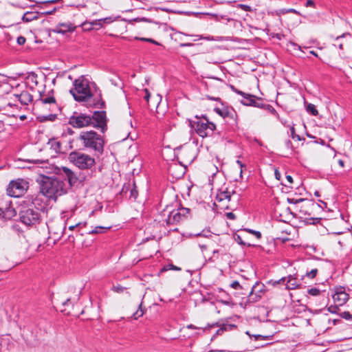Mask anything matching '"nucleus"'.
<instances>
[{
	"mask_svg": "<svg viewBox=\"0 0 352 352\" xmlns=\"http://www.w3.org/2000/svg\"><path fill=\"white\" fill-rule=\"evenodd\" d=\"M68 124L75 129L94 127L104 133L107 130L105 111H95L91 114L74 111L69 118Z\"/></svg>",
	"mask_w": 352,
	"mask_h": 352,
	"instance_id": "nucleus-1",
	"label": "nucleus"
},
{
	"mask_svg": "<svg viewBox=\"0 0 352 352\" xmlns=\"http://www.w3.org/2000/svg\"><path fill=\"white\" fill-rule=\"evenodd\" d=\"M40 192L50 199H56L67 192L64 182L58 179L44 176L42 177Z\"/></svg>",
	"mask_w": 352,
	"mask_h": 352,
	"instance_id": "nucleus-2",
	"label": "nucleus"
},
{
	"mask_svg": "<svg viewBox=\"0 0 352 352\" xmlns=\"http://www.w3.org/2000/svg\"><path fill=\"white\" fill-rule=\"evenodd\" d=\"M78 140L82 142L85 148L99 157L104 152V138L94 131H81Z\"/></svg>",
	"mask_w": 352,
	"mask_h": 352,
	"instance_id": "nucleus-3",
	"label": "nucleus"
},
{
	"mask_svg": "<svg viewBox=\"0 0 352 352\" xmlns=\"http://www.w3.org/2000/svg\"><path fill=\"white\" fill-rule=\"evenodd\" d=\"M171 207L167 206L163 210L160 215L165 217L162 221H164L166 226L177 225L186 219H187L190 209L187 208L180 207L177 209L170 210Z\"/></svg>",
	"mask_w": 352,
	"mask_h": 352,
	"instance_id": "nucleus-4",
	"label": "nucleus"
},
{
	"mask_svg": "<svg viewBox=\"0 0 352 352\" xmlns=\"http://www.w3.org/2000/svg\"><path fill=\"white\" fill-rule=\"evenodd\" d=\"M74 88L70 89L69 92L74 100L78 102H84L89 99L91 94L89 80L84 76H80L74 82Z\"/></svg>",
	"mask_w": 352,
	"mask_h": 352,
	"instance_id": "nucleus-5",
	"label": "nucleus"
},
{
	"mask_svg": "<svg viewBox=\"0 0 352 352\" xmlns=\"http://www.w3.org/2000/svg\"><path fill=\"white\" fill-rule=\"evenodd\" d=\"M68 160L80 170L91 169L96 165V161L93 157L76 151L69 154Z\"/></svg>",
	"mask_w": 352,
	"mask_h": 352,
	"instance_id": "nucleus-6",
	"label": "nucleus"
},
{
	"mask_svg": "<svg viewBox=\"0 0 352 352\" xmlns=\"http://www.w3.org/2000/svg\"><path fill=\"white\" fill-rule=\"evenodd\" d=\"M195 118L196 120L190 122V125L199 136L206 138L210 135L216 129V124L209 122L206 116L200 118L196 116Z\"/></svg>",
	"mask_w": 352,
	"mask_h": 352,
	"instance_id": "nucleus-7",
	"label": "nucleus"
},
{
	"mask_svg": "<svg viewBox=\"0 0 352 352\" xmlns=\"http://www.w3.org/2000/svg\"><path fill=\"white\" fill-rule=\"evenodd\" d=\"M19 214L21 222L28 226L38 224L41 220V210L35 206L22 207Z\"/></svg>",
	"mask_w": 352,
	"mask_h": 352,
	"instance_id": "nucleus-8",
	"label": "nucleus"
},
{
	"mask_svg": "<svg viewBox=\"0 0 352 352\" xmlns=\"http://www.w3.org/2000/svg\"><path fill=\"white\" fill-rule=\"evenodd\" d=\"M236 193L234 190L229 191L228 188L220 189L216 196V201L220 204L219 206L222 209L234 210L236 206L233 201L234 196Z\"/></svg>",
	"mask_w": 352,
	"mask_h": 352,
	"instance_id": "nucleus-9",
	"label": "nucleus"
},
{
	"mask_svg": "<svg viewBox=\"0 0 352 352\" xmlns=\"http://www.w3.org/2000/svg\"><path fill=\"white\" fill-rule=\"evenodd\" d=\"M28 187V182L22 179H18L10 182L6 189L7 194L10 197H20L25 194Z\"/></svg>",
	"mask_w": 352,
	"mask_h": 352,
	"instance_id": "nucleus-10",
	"label": "nucleus"
},
{
	"mask_svg": "<svg viewBox=\"0 0 352 352\" xmlns=\"http://www.w3.org/2000/svg\"><path fill=\"white\" fill-rule=\"evenodd\" d=\"M60 174L66 180H67L71 187L78 186L83 182L85 179L81 173L78 175L77 173L72 171L71 169L67 167L61 168Z\"/></svg>",
	"mask_w": 352,
	"mask_h": 352,
	"instance_id": "nucleus-11",
	"label": "nucleus"
},
{
	"mask_svg": "<svg viewBox=\"0 0 352 352\" xmlns=\"http://www.w3.org/2000/svg\"><path fill=\"white\" fill-rule=\"evenodd\" d=\"M302 201H306V203L300 207V212L305 215H311L312 212L309 211V209L320 207V206L316 204L314 200H307L302 198H287V202L291 204H297Z\"/></svg>",
	"mask_w": 352,
	"mask_h": 352,
	"instance_id": "nucleus-12",
	"label": "nucleus"
},
{
	"mask_svg": "<svg viewBox=\"0 0 352 352\" xmlns=\"http://www.w3.org/2000/svg\"><path fill=\"white\" fill-rule=\"evenodd\" d=\"M87 107L102 109L104 107L105 102L102 98V94L100 90L95 89L91 91V94L89 96V99L84 101Z\"/></svg>",
	"mask_w": 352,
	"mask_h": 352,
	"instance_id": "nucleus-13",
	"label": "nucleus"
},
{
	"mask_svg": "<svg viewBox=\"0 0 352 352\" xmlns=\"http://www.w3.org/2000/svg\"><path fill=\"white\" fill-rule=\"evenodd\" d=\"M332 297L334 302L336 303L337 305L342 306L346 302L349 296L345 292L344 288L340 287L336 289V291Z\"/></svg>",
	"mask_w": 352,
	"mask_h": 352,
	"instance_id": "nucleus-14",
	"label": "nucleus"
},
{
	"mask_svg": "<svg viewBox=\"0 0 352 352\" xmlns=\"http://www.w3.org/2000/svg\"><path fill=\"white\" fill-rule=\"evenodd\" d=\"M214 111L221 116L223 118H231L234 123H236V120L234 118L236 116V113L233 109H228V107H223L222 109L216 107L214 108Z\"/></svg>",
	"mask_w": 352,
	"mask_h": 352,
	"instance_id": "nucleus-15",
	"label": "nucleus"
},
{
	"mask_svg": "<svg viewBox=\"0 0 352 352\" xmlns=\"http://www.w3.org/2000/svg\"><path fill=\"white\" fill-rule=\"evenodd\" d=\"M54 90L51 89L47 94L45 92H40L39 98L36 102H41L43 104H56V99L54 96Z\"/></svg>",
	"mask_w": 352,
	"mask_h": 352,
	"instance_id": "nucleus-16",
	"label": "nucleus"
},
{
	"mask_svg": "<svg viewBox=\"0 0 352 352\" xmlns=\"http://www.w3.org/2000/svg\"><path fill=\"white\" fill-rule=\"evenodd\" d=\"M75 28L76 26L70 23H59L53 31L56 33L64 34L67 32L74 31Z\"/></svg>",
	"mask_w": 352,
	"mask_h": 352,
	"instance_id": "nucleus-17",
	"label": "nucleus"
},
{
	"mask_svg": "<svg viewBox=\"0 0 352 352\" xmlns=\"http://www.w3.org/2000/svg\"><path fill=\"white\" fill-rule=\"evenodd\" d=\"M6 208L5 210L2 208V217L6 220H10L12 219L16 214V210L11 206V201H9L8 204H6Z\"/></svg>",
	"mask_w": 352,
	"mask_h": 352,
	"instance_id": "nucleus-18",
	"label": "nucleus"
},
{
	"mask_svg": "<svg viewBox=\"0 0 352 352\" xmlns=\"http://www.w3.org/2000/svg\"><path fill=\"white\" fill-rule=\"evenodd\" d=\"M258 286H260V285L258 283H256V284L252 287V290L249 295V300L250 301L257 302L258 300H259L261 298V294L263 292V288L265 287L263 285H261V288L257 291V293L254 294V292L255 291L256 287Z\"/></svg>",
	"mask_w": 352,
	"mask_h": 352,
	"instance_id": "nucleus-19",
	"label": "nucleus"
},
{
	"mask_svg": "<svg viewBox=\"0 0 352 352\" xmlns=\"http://www.w3.org/2000/svg\"><path fill=\"white\" fill-rule=\"evenodd\" d=\"M243 98L241 100L242 104L245 106L255 107L256 96L250 94L245 93V95L242 96Z\"/></svg>",
	"mask_w": 352,
	"mask_h": 352,
	"instance_id": "nucleus-20",
	"label": "nucleus"
},
{
	"mask_svg": "<svg viewBox=\"0 0 352 352\" xmlns=\"http://www.w3.org/2000/svg\"><path fill=\"white\" fill-rule=\"evenodd\" d=\"M39 18L38 12H26L22 16L23 22L28 23Z\"/></svg>",
	"mask_w": 352,
	"mask_h": 352,
	"instance_id": "nucleus-21",
	"label": "nucleus"
},
{
	"mask_svg": "<svg viewBox=\"0 0 352 352\" xmlns=\"http://www.w3.org/2000/svg\"><path fill=\"white\" fill-rule=\"evenodd\" d=\"M33 100L32 96L28 93V91H23L19 96V100L21 102V104L27 105L30 102H31Z\"/></svg>",
	"mask_w": 352,
	"mask_h": 352,
	"instance_id": "nucleus-22",
	"label": "nucleus"
},
{
	"mask_svg": "<svg viewBox=\"0 0 352 352\" xmlns=\"http://www.w3.org/2000/svg\"><path fill=\"white\" fill-rule=\"evenodd\" d=\"M286 289L291 290L298 288L299 284L298 283L296 278L293 276L290 275L287 278Z\"/></svg>",
	"mask_w": 352,
	"mask_h": 352,
	"instance_id": "nucleus-23",
	"label": "nucleus"
},
{
	"mask_svg": "<svg viewBox=\"0 0 352 352\" xmlns=\"http://www.w3.org/2000/svg\"><path fill=\"white\" fill-rule=\"evenodd\" d=\"M236 329V325L233 324H223L217 331L214 336L221 335L225 331H230Z\"/></svg>",
	"mask_w": 352,
	"mask_h": 352,
	"instance_id": "nucleus-24",
	"label": "nucleus"
},
{
	"mask_svg": "<svg viewBox=\"0 0 352 352\" xmlns=\"http://www.w3.org/2000/svg\"><path fill=\"white\" fill-rule=\"evenodd\" d=\"M243 238H245V236L244 235H242V234H236L234 236V240L235 241L239 243V245H243V246H247V247H251V246H254L253 244L249 243V242H246L243 240Z\"/></svg>",
	"mask_w": 352,
	"mask_h": 352,
	"instance_id": "nucleus-25",
	"label": "nucleus"
},
{
	"mask_svg": "<svg viewBox=\"0 0 352 352\" xmlns=\"http://www.w3.org/2000/svg\"><path fill=\"white\" fill-rule=\"evenodd\" d=\"M48 144L50 145L51 148H52L56 153H61V144L60 142L52 140L49 141Z\"/></svg>",
	"mask_w": 352,
	"mask_h": 352,
	"instance_id": "nucleus-26",
	"label": "nucleus"
},
{
	"mask_svg": "<svg viewBox=\"0 0 352 352\" xmlns=\"http://www.w3.org/2000/svg\"><path fill=\"white\" fill-rule=\"evenodd\" d=\"M111 228V226L103 227V226H97L94 230L89 231L88 234H100L103 233L104 231L108 230Z\"/></svg>",
	"mask_w": 352,
	"mask_h": 352,
	"instance_id": "nucleus-27",
	"label": "nucleus"
},
{
	"mask_svg": "<svg viewBox=\"0 0 352 352\" xmlns=\"http://www.w3.org/2000/svg\"><path fill=\"white\" fill-rule=\"evenodd\" d=\"M155 9L156 10H160L164 11V12H168V13L186 14H188V15H190V14H194L195 16L199 14L198 12L192 13V12H182V11H173L172 10L166 8H155Z\"/></svg>",
	"mask_w": 352,
	"mask_h": 352,
	"instance_id": "nucleus-28",
	"label": "nucleus"
},
{
	"mask_svg": "<svg viewBox=\"0 0 352 352\" xmlns=\"http://www.w3.org/2000/svg\"><path fill=\"white\" fill-rule=\"evenodd\" d=\"M288 127L290 129V132H291V138L293 139V140H297V141H300L302 139L300 138V136L298 134L296 133V130H295V128H294V124H292V125H288Z\"/></svg>",
	"mask_w": 352,
	"mask_h": 352,
	"instance_id": "nucleus-29",
	"label": "nucleus"
},
{
	"mask_svg": "<svg viewBox=\"0 0 352 352\" xmlns=\"http://www.w3.org/2000/svg\"><path fill=\"white\" fill-rule=\"evenodd\" d=\"M170 270H176V271H180L181 268L179 267L175 266V265H174L173 264H168V265H164L160 270V273L164 272H166V271Z\"/></svg>",
	"mask_w": 352,
	"mask_h": 352,
	"instance_id": "nucleus-30",
	"label": "nucleus"
},
{
	"mask_svg": "<svg viewBox=\"0 0 352 352\" xmlns=\"http://www.w3.org/2000/svg\"><path fill=\"white\" fill-rule=\"evenodd\" d=\"M307 110L313 116H317L318 114V111L316 106L313 104H309L307 107Z\"/></svg>",
	"mask_w": 352,
	"mask_h": 352,
	"instance_id": "nucleus-31",
	"label": "nucleus"
},
{
	"mask_svg": "<svg viewBox=\"0 0 352 352\" xmlns=\"http://www.w3.org/2000/svg\"><path fill=\"white\" fill-rule=\"evenodd\" d=\"M185 36H195L196 37V38H195L193 41H199V40H201V39H204V40H207V41H211V40H213V38L210 36H204L202 35H192V34H183Z\"/></svg>",
	"mask_w": 352,
	"mask_h": 352,
	"instance_id": "nucleus-32",
	"label": "nucleus"
},
{
	"mask_svg": "<svg viewBox=\"0 0 352 352\" xmlns=\"http://www.w3.org/2000/svg\"><path fill=\"white\" fill-rule=\"evenodd\" d=\"M138 196V192L137 187L135 184H133V188L130 190V198H133L134 200L137 199Z\"/></svg>",
	"mask_w": 352,
	"mask_h": 352,
	"instance_id": "nucleus-33",
	"label": "nucleus"
},
{
	"mask_svg": "<svg viewBox=\"0 0 352 352\" xmlns=\"http://www.w3.org/2000/svg\"><path fill=\"white\" fill-rule=\"evenodd\" d=\"M346 35H350V34L349 33H346V34L344 33L342 35L337 36L336 38V41L338 43L334 44V45L335 46L338 45L339 49L343 50V43H340L339 41H340V38L345 37Z\"/></svg>",
	"mask_w": 352,
	"mask_h": 352,
	"instance_id": "nucleus-34",
	"label": "nucleus"
},
{
	"mask_svg": "<svg viewBox=\"0 0 352 352\" xmlns=\"http://www.w3.org/2000/svg\"><path fill=\"white\" fill-rule=\"evenodd\" d=\"M255 107L266 109L267 104L263 103L261 98H256Z\"/></svg>",
	"mask_w": 352,
	"mask_h": 352,
	"instance_id": "nucleus-35",
	"label": "nucleus"
},
{
	"mask_svg": "<svg viewBox=\"0 0 352 352\" xmlns=\"http://www.w3.org/2000/svg\"><path fill=\"white\" fill-rule=\"evenodd\" d=\"M255 340H271L272 336L254 335Z\"/></svg>",
	"mask_w": 352,
	"mask_h": 352,
	"instance_id": "nucleus-36",
	"label": "nucleus"
},
{
	"mask_svg": "<svg viewBox=\"0 0 352 352\" xmlns=\"http://www.w3.org/2000/svg\"><path fill=\"white\" fill-rule=\"evenodd\" d=\"M125 289H126V288L120 285H114L112 287L113 292L119 294L122 293Z\"/></svg>",
	"mask_w": 352,
	"mask_h": 352,
	"instance_id": "nucleus-37",
	"label": "nucleus"
},
{
	"mask_svg": "<svg viewBox=\"0 0 352 352\" xmlns=\"http://www.w3.org/2000/svg\"><path fill=\"white\" fill-rule=\"evenodd\" d=\"M143 314H144V311L142 309V303H140L139 305V309L137 310V311L133 314V318H134V319L136 320V319L139 318L140 317L142 316Z\"/></svg>",
	"mask_w": 352,
	"mask_h": 352,
	"instance_id": "nucleus-38",
	"label": "nucleus"
},
{
	"mask_svg": "<svg viewBox=\"0 0 352 352\" xmlns=\"http://www.w3.org/2000/svg\"><path fill=\"white\" fill-rule=\"evenodd\" d=\"M340 316L345 320L352 321V314L349 311H343L340 314Z\"/></svg>",
	"mask_w": 352,
	"mask_h": 352,
	"instance_id": "nucleus-39",
	"label": "nucleus"
},
{
	"mask_svg": "<svg viewBox=\"0 0 352 352\" xmlns=\"http://www.w3.org/2000/svg\"><path fill=\"white\" fill-rule=\"evenodd\" d=\"M307 292L309 294L314 296H318L320 294V291L317 288H311L308 289Z\"/></svg>",
	"mask_w": 352,
	"mask_h": 352,
	"instance_id": "nucleus-40",
	"label": "nucleus"
},
{
	"mask_svg": "<svg viewBox=\"0 0 352 352\" xmlns=\"http://www.w3.org/2000/svg\"><path fill=\"white\" fill-rule=\"evenodd\" d=\"M136 39H138V40H140L142 41L149 42V43H153L155 45H160L157 41L153 40V38H136Z\"/></svg>",
	"mask_w": 352,
	"mask_h": 352,
	"instance_id": "nucleus-41",
	"label": "nucleus"
},
{
	"mask_svg": "<svg viewBox=\"0 0 352 352\" xmlns=\"http://www.w3.org/2000/svg\"><path fill=\"white\" fill-rule=\"evenodd\" d=\"M197 236L209 237L211 236V232L210 230H203L202 232L196 234Z\"/></svg>",
	"mask_w": 352,
	"mask_h": 352,
	"instance_id": "nucleus-42",
	"label": "nucleus"
},
{
	"mask_svg": "<svg viewBox=\"0 0 352 352\" xmlns=\"http://www.w3.org/2000/svg\"><path fill=\"white\" fill-rule=\"evenodd\" d=\"M317 273H318V270L313 269L310 272H307L306 273V276L310 278H314V277H316Z\"/></svg>",
	"mask_w": 352,
	"mask_h": 352,
	"instance_id": "nucleus-43",
	"label": "nucleus"
},
{
	"mask_svg": "<svg viewBox=\"0 0 352 352\" xmlns=\"http://www.w3.org/2000/svg\"><path fill=\"white\" fill-rule=\"evenodd\" d=\"M89 24L91 26H94V25L98 26L97 29H99L102 27V20H100V19L94 20L93 21L90 22Z\"/></svg>",
	"mask_w": 352,
	"mask_h": 352,
	"instance_id": "nucleus-44",
	"label": "nucleus"
},
{
	"mask_svg": "<svg viewBox=\"0 0 352 352\" xmlns=\"http://www.w3.org/2000/svg\"><path fill=\"white\" fill-rule=\"evenodd\" d=\"M100 20H102V23H104L109 24L115 21V18L113 16H108V17H105L104 19H100Z\"/></svg>",
	"mask_w": 352,
	"mask_h": 352,
	"instance_id": "nucleus-45",
	"label": "nucleus"
},
{
	"mask_svg": "<svg viewBox=\"0 0 352 352\" xmlns=\"http://www.w3.org/2000/svg\"><path fill=\"white\" fill-rule=\"evenodd\" d=\"M238 7L241 8L243 10L246 11V12H250L252 10L251 7L250 6H248V5L239 4Z\"/></svg>",
	"mask_w": 352,
	"mask_h": 352,
	"instance_id": "nucleus-46",
	"label": "nucleus"
},
{
	"mask_svg": "<svg viewBox=\"0 0 352 352\" xmlns=\"http://www.w3.org/2000/svg\"><path fill=\"white\" fill-rule=\"evenodd\" d=\"M266 109L270 111L272 114L278 116L277 111L272 105L267 104Z\"/></svg>",
	"mask_w": 352,
	"mask_h": 352,
	"instance_id": "nucleus-47",
	"label": "nucleus"
},
{
	"mask_svg": "<svg viewBox=\"0 0 352 352\" xmlns=\"http://www.w3.org/2000/svg\"><path fill=\"white\" fill-rule=\"evenodd\" d=\"M231 287L235 289H239L241 288V286L240 285L239 283L236 280L232 282L230 285Z\"/></svg>",
	"mask_w": 352,
	"mask_h": 352,
	"instance_id": "nucleus-48",
	"label": "nucleus"
},
{
	"mask_svg": "<svg viewBox=\"0 0 352 352\" xmlns=\"http://www.w3.org/2000/svg\"><path fill=\"white\" fill-rule=\"evenodd\" d=\"M338 305H336V306H330L328 307V311L332 314H336L337 313V311L338 310Z\"/></svg>",
	"mask_w": 352,
	"mask_h": 352,
	"instance_id": "nucleus-49",
	"label": "nucleus"
},
{
	"mask_svg": "<svg viewBox=\"0 0 352 352\" xmlns=\"http://www.w3.org/2000/svg\"><path fill=\"white\" fill-rule=\"evenodd\" d=\"M230 87H231V89H232L234 92H235L236 94H239V95H240V96H243V95H245V92H243V91H241V90L237 89H236V87H234L233 85H231V86H230Z\"/></svg>",
	"mask_w": 352,
	"mask_h": 352,
	"instance_id": "nucleus-50",
	"label": "nucleus"
},
{
	"mask_svg": "<svg viewBox=\"0 0 352 352\" xmlns=\"http://www.w3.org/2000/svg\"><path fill=\"white\" fill-rule=\"evenodd\" d=\"M143 91L144 92V100L146 102H148L149 98L151 96V94H150L149 91L147 89H144L143 90Z\"/></svg>",
	"mask_w": 352,
	"mask_h": 352,
	"instance_id": "nucleus-51",
	"label": "nucleus"
},
{
	"mask_svg": "<svg viewBox=\"0 0 352 352\" xmlns=\"http://www.w3.org/2000/svg\"><path fill=\"white\" fill-rule=\"evenodd\" d=\"M285 145L287 148L290 149L291 151L293 150V145H292L291 140H285Z\"/></svg>",
	"mask_w": 352,
	"mask_h": 352,
	"instance_id": "nucleus-52",
	"label": "nucleus"
},
{
	"mask_svg": "<svg viewBox=\"0 0 352 352\" xmlns=\"http://www.w3.org/2000/svg\"><path fill=\"white\" fill-rule=\"evenodd\" d=\"M25 38L24 36H20L17 38V43L20 45H23L25 43Z\"/></svg>",
	"mask_w": 352,
	"mask_h": 352,
	"instance_id": "nucleus-53",
	"label": "nucleus"
},
{
	"mask_svg": "<svg viewBox=\"0 0 352 352\" xmlns=\"http://www.w3.org/2000/svg\"><path fill=\"white\" fill-rule=\"evenodd\" d=\"M287 278L285 277H283L281 278L280 279H279L278 280H276V281H274L273 282V285H276L278 284H281V283H285V280H286Z\"/></svg>",
	"mask_w": 352,
	"mask_h": 352,
	"instance_id": "nucleus-54",
	"label": "nucleus"
},
{
	"mask_svg": "<svg viewBox=\"0 0 352 352\" xmlns=\"http://www.w3.org/2000/svg\"><path fill=\"white\" fill-rule=\"evenodd\" d=\"M135 21H146V22H149V23H151L153 22V21L151 19H146L145 17H142V18H136L134 19Z\"/></svg>",
	"mask_w": 352,
	"mask_h": 352,
	"instance_id": "nucleus-55",
	"label": "nucleus"
},
{
	"mask_svg": "<svg viewBox=\"0 0 352 352\" xmlns=\"http://www.w3.org/2000/svg\"><path fill=\"white\" fill-rule=\"evenodd\" d=\"M226 217L228 219L231 220H234L236 219V215L232 212L226 213Z\"/></svg>",
	"mask_w": 352,
	"mask_h": 352,
	"instance_id": "nucleus-56",
	"label": "nucleus"
},
{
	"mask_svg": "<svg viewBox=\"0 0 352 352\" xmlns=\"http://www.w3.org/2000/svg\"><path fill=\"white\" fill-rule=\"evenodd\" d=\"M282 12L283 14L285 13H289V12H291V13H295V14H298V11H296L295 9L294 8H290V9H288V10H283L282 11Z\"/></svg>",
	"mask_w": 352,
	"mask_h": 352,
	"instance_id": "nucleus-57",
	"label": "nucleus"
},
{
	"mask_svg": "<svg viewBox=\"0 0 352 352\" xmlns=\"http://www.w3.org/2000/svg\"><path fill=\"white\" fill-rule=\"evenodd\" d=\"M194 44L192 43H182L179 44V47H192Z\"/></svg>",
	"mask_w": 352,
	"mask_h": 352,
	"instance_id": "nucleus-58",
	"label": "nucleus"
},
{
	"mask_svg": "<svg viewBox=\"0 0 352 352\" xmlns=\"http://www.w3.org/2000/svg\"><path fill=\"white\" fill-rule=\"evenodd\" d=\"M274 175H275V177H276V179L277 180H280V179L281 174H280V173L277 169L275 170Z\"/></svg>",
	"mask_w": 352,
	"mask_h": 352,
	"instance_id": "nucleus-59",
	"label": "nucleus"
},
{
	"mask_svg": "<svg viewBox=\"0 0 352 352\" xmlns=\"http://www.w3.org/2000/svg\"><path fill=\"white\" fill-rule=\"evenodd\" d=\"M56 10V8H54L53 10H47V11H45V12H41V14L42 15H45V14H53Z\"/></svg>",
	"mask_w": 352,
	"mask_h": 352,
	"instance_id": "nucleus-60",
	"label": "nucleus"
},
{
	"mask_svg": "<svg viewBox=\"0 0 352 352\" xmlns=\"http://www.w3.org/2000/svg\"><path fill=\"white\" fill-rule=\"evenodd\" d=\"M56 10V8H54L53 10H47V11H45V12H41V14L42 15H45V14H53Z\"/></svg>",
	"mask_w": 352,
	"mask_h": 352,
	"instance_id": "nucleus-61",
	"label": "nucleus"
},
{
	"mask_svg": "<svg viewBox=\"0 0 352 352\" xmlns=\"http://www.w3.org/2000/svg\"><path fill=\"white\" fill-rule=\"evenodd\" d=\"M252 234H254L257 239H260L261 237V233L258 231H252Z\"/></svg>",
	"mask_w": 352,
	"mask_h": 352,
	"instance_id": "nucleus-62",
	"label": "nucleus"
},
{
	"mask_svg": "<svg viewBox=\"0 0 352 352\" xmlns=\"http://www.w3.org/2000/svg\"><path fill=\"white\" fill-rule=\"evenodd\" d=\"M305 6L307 7L314 6V2L312 0H307V2H306Z\"/></svg>",
	"mask_w": 352,
	"mask_h": 352,
	"instance_id": "nucleus-63",
	"label": "nucleus"
},
{
	"mask_svg": "<svg viewBox=\"0 0 352 352\" xmlns=\"http://www.w3.org/2000/svg\"><path fill=\"white\" fill-rule=\"evenodd\" d=\"M82 223H78L76 225L70 226L69 227V230H73L75 228L81 226Z\"/></svg>",
	"mask_w": 352,
	"mask_h": 352,
	"instance_id": "nucleus-64",
	"label": "nucleus"
}]
</instances>
